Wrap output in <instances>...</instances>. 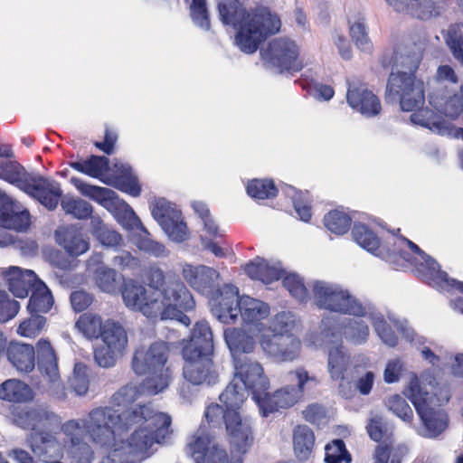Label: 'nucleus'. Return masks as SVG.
<instances>
[{"instance_id":"0e129e2a","label":"nucleus","mask_w":463,"mask_h":463,"mask_svg":"<svg viewBox=\"0 0 463 463\" xmlns=\"http://www.w3.org/2000/svg\"><path fill=\"white\" fill-rule=\"evenodd\" d=\"M118 188L134 197L139 196L142 191L137 178L131 175L118 177Z\"/></svg>"},{"instance_id":"f03ea898","label":"nucleus","mask_w":463,"mask_h":463,"mask_svg":"<svg viewBox=\"0 0 463 463\" xmlns=\"http://www.w3.org/2000/svg\"><path fill=\"white\" fill-rule=\"evenodd\" d=\"M428 43L425 34L412 33L407 40L392 51L382 55L380 62L383 68L401 66L408 71H392L387 79L384 99L387 103H399L405 112L418 111L411 115V120L420 126L439 128L441 122L435 112L422 109L425 103V83L417 71L421 63Z\"/></svg>"},{"instance_id":"20e7f679","label":"nucleus","mask_w":463,"mask_h":463,"mask_svg":"<svg viewBox=\"0 0 463 463\" xmlns=\"http://www.w3.org/2000/svg\"><path fill=\"white\" fill-rule=\"evenodd\" d=\"M218 12L223 24H231L237 30L235 43L241 52L248 54L254 53L281 26L279 17L263 5L247 9L238 0H232L220 3Z\"/></svg>"},{"instance_id":"6ab92c4d","label":"nucleus","mask_w":463,"mask_h":463,"mask_svg":"<svg viewBox=\"0 0 463 463\" xmlns=\"http://www.w3.org/2000/svg\"><path fill=\"white\" fill-rule=\"evenodd\" d=\"M260 344L262 350L277 362H293L300 354L301 342L293 334L263 335Z\"/></svg>"},{"instance_id":"412c9836","label":"nucleus","mask_w":463,"mask_h":463,"mask_svg":"<svg viewBox=\"0 0 463 463\" xmlns=\"http://www.w3.org/2000/svg\"><path fill=\"white\" fill-rule=\"evenodd\" d=\"M0 276L5 281L8 290L16 298H27L37 282L41 279L34 271L22 269L16 266L0 269Z\"/></svg>"},{"instance_id":"dca6fc26","label":"nucleus","mask_w":463,"mask_h":463,"mask_svg":"<svg viewBox=\"0 0 463 463\" xmlns=\"http://www.w3.org/2000/svg\"><path fill=\"white\" fill-rule=\"evenodd\" d=\"M151 214L168 237L177 242L188 238V229L182 218V213L175 205L164 198L155 200L151 205Z\"/></svg>"},{"instance_id":"0eeeda50","label":"nucleus","mask_w":463,"mask_h":463,"mask_svg":"<svg viewBox=\"0 0 463 463\" xmlns=\"http://www.w3.org/2000/svg\"><path fill=\"white\" fill-rule=\"evenodd\" d=\"M13 420L18 427L31 430L30 448L36 457L46 463L50 458L59 455L61 445L57 438L51 433L61 425L60 418L47 408L36 406L32 408H15L12 411Z\"/></svg>"},{"instance_id":"4be33fe9","label":"nucleus","mask_w":463,"mask_h":463,"mask_svg":"<svg viewBox=\"0 0 463 463\" xmlns=\"http://www.w3.org/2000/svg\"><path fill=\"white\" fill-rule=\"evenodd\" d=\"M183 277L194 290L202 294H208L213 291L219 274L213 268L186 264L183 268Z\"/></svg>"},{"instance_id":"4468645a","label":"nucleus","mask_w":463,"mask_h":463,"mask_svg":"<svg viewBox=\"0 0 463 463\" xmlns=\"http://www.w3.org/2000/svg\"><path fill=\"white\" fill-rule=\"evenodd\" d=\"M408 398L425 428L426 437L436 438L446 430L448 427L447 414L441 410H436L430 406L428 402L430 394L422 391L417 379L410 382Z\"/></svg>"},{"instance_id":"e2e57ef3","label":"nucleus","mask_w":463,"mask_h":463,"mask_svg":"<svg viewBox=\"0 0 463 463\" xmlns=\"http://www.w3.org/2000/svg\"><path fill=\"white\" fill-rule=\"evenodd\" d=\"M70 300L75 312H82L92 304L93 297L84 290H75L71 292Z\"/></svg>"},{"instance_id":"37998d69","label":"nucleus","mask_w":463,"mask_h":463,"mask_svg":"<svg viewBox=\"0 0 463 463\" xmlns=\"http://www.w3.org/2000/svg\"><path fill=\"white\" fill-rule=\"evenodd\" d=\"M279 189L272 179H252L248 182L247 194L257 200L272 199L278 195Z\"/></svg>"},{"instance_id":"6e6d98bb","label":"nucleus","mask_w":463,"mask_h":463,"mask_svg":"<svg viewBox=\"0 0 463 463\" xmlns=\"http://www.w3.org/2000/svg\"><path fill=\"white\" fill-rule=\"evenodd\" d=\"M229 413H235L234 411L231 410H227L226 408H223L222 405H220L218 403H211L207 406L204 416L206 418L207 422L212 426L215 427L220 425L222 422L224 423V425H227V415Z\"/></svg>"},{"instance_id":"2f4dec72","label":"nucleus","mask_w":463,"mask_h":463,"mask_svg":"<svg viewBox=\"0 0 463 463\" xmlns=\"http://www.w3.org/2000/svg\"><path fill=\"white\" fill-rule=\"evenodd\" d=\"M31 223L27 210L17 211L13 203H5L0 208V225L11 230L24 231Z\"/></svg>"},{"instance_id":"7c9ffc66","label":"nucleus","mask_w":463,"mask_h":463,"mask_svg":"<svg viewBox=\"0 0 463 463\" xmlns=\"http://www.w3.org/2000/svg\"><path fill=\"white\" fill-rule=\"evenodd\" d=\"M314 431L307 425H297L293 430V449L299 460L307 459L315 446Z\"/></svg>"},{"instance_id":"c85d7f7f","label":"nucleus","mask_w":463,"mask_h":463,"mask_svg":"<svg viewBox=\"0 0 463 463\" xmlns=\"http://www.w3.org/2000/svg\"><path fill=\"white\" fill-rule=\"evenodd\" d=\"M213 445H215L213 438L204 430L198 429L189 436L185 451L195 463H207V455L211 452Z\"/></svg>"},{"instance_id":"5fc2aeb1","label":"nucleus","mask_w":463,"mask_h":463,"mask_svg":"<svg viewBox=\"0 0 463 463\" xmlns=\"http://www.w3.org/2000/svg\"><path fill=\"white\" fill-rule=\"evenodd\" d=\"M122 353V351L102 345L94 350V358L99 366L109 368L115 365L118 355Z\"/></svg>"},{"instance_id":"58836bf2","label":"nucleus","mask_w":463,"mask_h":463,"mask_svg":"<svg viewBox=\"0 0 463 463\" xmlns=\"http://www.w3.org/2000/svg\"><path fill=\"white\" fill-rule=\"evenodd\" d=\"M30 389L20 380L8 379L0 384V399L10 402H23L29 398Z\"/></svg>"},{"instance_id":"423d86ee","label":"nucleus","mask_w":463,"mask_h":463,"mask_svg":"<svg viewBox=\"0 0 463 463\" xmlns=\"http://www.w3.org/2000/svg\"><path fill=\"white\" fill-rule=\"evenodd\" d=\"M14 157L13 148L8 144H0V179L15 185L31 197L36 199L48 210L56 209L62 191L58 183L38 174L29 173Z\"/></svg>"},{"instance_id":"c9c22d12","label":"nucleus","mask_w":463,"mask_h":463,"mask_svg":"<svg viewBox=\"0 0 463 463\" xmlns=\"http://www.w3.org/2000/svg\"><path fill=\"white\" fill-rule=\"evenodd\" d=\"M99 337L103 345L122 352L128 345V336L125 329L118 322H115L111 319L104 322L102 333Z\"/></svg>"},{"instance_id":"9d476101","label":"nucleus","mask_w":463,"mask_h":463,"mask_svg":"<svg viewBox=\"0 0 463 463\" xmlns=\"http://www.w3.org/2000/svg\"><path fill=\"white\" fill-rule=\"evenodd\" d=\"M218 318L225 323H234L239 315L247 324H257L268 317L269 307L259 299L248 296L239 297L238 292L221 296L215 307Z\"/></svg>"},{"instance_id":"39448f33","label":"nucleus","mask_w":463,"mask_h":463,"mask_svg":"<svg viewBox=\"0 0 463 463\" xmlns=\"http://www.w3.org/2000/svg\"><path fill=\"white\" fill-rule=\"evenodd\" d=\"M184 361L183 377L192 385H213L219 373L213 363V339L211 327L205 321L196 322L188 339L181 342Z\"/></svg>"},{"instance_id":"c03bdc74","label":"nucleus","mask_w":463,"mask_h":463,"mask_svg":"<svg viewBox=\"0 0 463 463\" xmlns=\"http://www.w3.org/2000/svg\"><path fill=\"white\" fill-rule=\"evenodd\" d=\"M325 463H351L352 455L341 439H335L325 446Z\"/></svg>"},{"instance_id":"09e8293b","label":"nucleus","mask_w":463,"mask_h":463,"mask_svg":"<svg viewBox=\"0 0 463 463\" xmlns=\"http://www.w3.org/2000/svg\"><path fill=\"white\" fill-rule=\"evenodd\" d=\"M281 279L284 288L294 298L300 302H306L308 299L309 293L301 277L295 273L285 272Z\"/></svg>"},{"instance_id":"8fccbe9b","label":"nucleus","mask_w":463,"mask_h":463,"mask_svg":"<svg viewBox=\"0 0 463 463\" xmlns=\"http://www.w3.org/2000/svg\"><path fill=\"white\" fill-rule=\"evenodd\" d=\"M71 389L78 395H85L90 388L89 368L82 363L74 365L73 375L70 380Z\"/></svg>"},{"instance_id":"ea45409f","label":"nucleus","mask_w":463,"mask_h":463,"mask_svg":"<svg viewBox=\"0 0 463 463\" xmlns=\"http://www.w3.org/2000/svg\"><path fill=\"white\" fill-rule=\"evenodd\" d=\"M352 236L362 248L377 255L376 251L380 250L381 241L367 225L355 223L352 229Z\"/></svg>"},{"instance_id":"603ef678","label":"nucleus","mask_w":463,"mask_h":463,"mask_svg":"<svg viewBox=\"0 0 463 463\" xmlns=\"http://www.w3.org/2000/svg\"><path fill=\"white\" fill-rule=\"evenodd\" d=\"M386 405L390 411L406 422L413 420V411L406 400L399 394L388 397Z\"/></svg>"},{"instance_id":"5701e85b","label":"nucleus","mask_w":463,"mask_h":463,"mask_svg":"<svg viewBox=\"0 0 463 463\" xmlns=\"http://www.w3.org/2000/svg\"><path fill=\"white\" fill-rule=\"evenodd\" d=\"M346 99L354 109L366 117L376 116L382 109L378 97L362 86L349 88Z\"/></svg>"},{"instance_id":"2eb2a0df","label":"nucleus","mask_w":463,"mask_h":463,"mask_svg":"<svg viewBox=\"0 0 463 463\" xmlns=\"http://www.w3.org/2000/svg\"><path fill=\"white\" fill-rule=\"evenodd\" d=\"M234 364V378L250 391L256 403L269 388V378L262 365L250 357H238Z\"/></svg>"},{"instance_id":"cd10ccee","label":"nucleus","mask_w":463,"mask_h":463,"mask_svg":"<svg viewBox=\"0 0 463 463\" xmlns=\"http://www.w3.org/2000/svg\"><path fill=\"white\" fill-rule=\"evenodd\" d=\"M224 336L232 354L233 363H236L238 357H249L247 354L255 348L254 338L241 328L226 329Z\"/></svg>"},{"instance_id":"a878e982","label":"nucleus","mask_w":463,"mask_h":463,"mask_svg":"<svg viewBox=\"0 0 463 463\" xmlns=\"http://www.w3.org/2000/svg\"><path fill=\"white\" fill-rule=\"evenodd\" d=\"M351 365L350 356L344 351L342 345L330 348L328 352V373L334 381H341L339 384V392L345 398L348 394L345 391V375Z\"/></svg>"},{"instance_id":"ddd939ff","label":"nucleus","mask_w":463,"mask_h":463,"mask_svg":"<svg viewBox=\"0 0 463 463\" xmlns=\"http://www.w3.org/2000/svg\"><path fill=\"white\" fill-rule=\"evenodd\" d=\"M402 241L408 246L411 252L420 257L421 262L420 268H417L419 275L423 280L428 281L430 285L445 291H458L461 297H456L451 299V305L454 308L459 310L463 314V282L450 279L448 274L439 269H436L433 266L435 261L427 255L416 243L405 237H402Z\"/></svg>"},{"instance_id":"338daca9","label":"nucleus","mask_w":463,"mask_h":463,"mask_svg":"<svg viewBox=\"0 0 463 463\" xmlns=\"http://www.w3.org/2000/svg\"><path fill=\"white\" fill-rule=\"evenodd\" d=\"M303 418L312 423H319L326 416L325 409L318 403L309 404L303 411Z\"/></svg>"},{"instance_id":"79ce46f5","label":"nucleus","mask_w":463,"mask_h":463,"mask_svg":"<svg viewBox=\"0 0 463 463\" xmlns=\"http://www.w3.org/2000/svg\"><path fill=\"white\" fill-rule=\"evenodd\" d=\"M103 326L100 316L92 313H83L76 321V327L88 339H98Z\"/></svg>"},{"instance_id":"bb28decb","label":"nucleus","mask_w":463,"mask_h":463,"mask_svg":"<svg viewBox=\"0 0 463 463\" xmlns=\"http://www.w3.org/2000/svg\"><path fill=\"white\" fill-rule=\"evenodd\" d=\"M244 271L250 279L260 280L264 284L278 281L285 274L283 269L270 265L269 261L260 257L248 262L244 267Z\"/></svg>"},{"instance_id":"f704fd0d","label":"nucleus","mask_w":463,"mask_h":463,"mask_svg":"<svg viewBox=\"0 0 463 463\" xmlns=\"http://www.w3.org/2000/svg\"><path fill=\"white\" fill-rule=\"evenodd\" d=\"M124 279L123 276L119 275L114 269L104 267L96 269L95 282L97 286L103 291L109 294H122L125 284L131 279L124 280L121 285V280Z\"/></svg>"},{"instance_id":"680f3d73","label":"nucleus","mask_w":463,"mask_h":463,"mask_svg":"<svg viewBox=\"0 0 463 463\" xmlns=\"http://www.w3.org/2000/svg\"><path fill=\"white\" fill-rule=\"evenodd\" d=\"M350 337L354 344H363L369 336V327L364 321L348 320Z\"/></svg>"},{"instance_id":"864d4df0","label":"nucleus","mask_w":463,"mask_h":463,"mask_svg":"<svg viewBox=\"0 0 463 463\" xmlns=\"http://www.w3.org/2000/svg\"><path fill=\"white\" fill-rule=\"evenodd\" d=\"M20 310V303L11 299L5 290H0V323L13 319Z\"/></svg>"},{"instance_id":"a19ab883","label":"nucleus","mask_w":463,"mask_h":463,"mask_svg":"<svg viewBox=\"0 0 463 463\" xmlns=\"http://www.w3.org/2000/svg\"><path fill=\"white\" fill-rule=\"evenodd\" d=\"M324 225L332 233L336 235L345 234L352 224V218L343 210L334 209L325 214Z\"/></svg>"},{"instance_id":"c756f323","label":"nucleus","mask_w":463,"mask_h":463,"mask_svg":"<svg viewBox=\"0 0 463 463\" xmlns=\"http://www.w3.org/2000/svg\"><path fill=\"white\" fill-rule=\"evenodd\" d=\"M54 305V298L46 284L40 280L31 291L26 309L29 314L43 315L51 311Z\"/></svg>"},{"instance_id":"052dcab7","label":"nucleus","mask_w":463,"mask_h":463,"mask_svg":"<svg viewBox=\"0 0 463 463\" xmlns=\"http://www.w3.org/2000/svg\"><path fill=\"white\" fill-rule=\"evenodd\" d=\"M64 248L72 256H79L89 250V242L80 234L68 235L64 240Z\"/></svg>"},{"instance_id":"6e6552de","label":"nucleus","mask_w":463,"mask_h":463,"mask_svg":"<svg viewBox=\"0 0 463 463\" xmlns=\"http://www.w3.org/2000/svg\"><path fill=\"white\" fill-rule=\"evenodd\" d=\"M171 345L158 340L149 345H141L134 352L131 367L137 375H145L142 388L149 395H156L168 388L174 370L168 363Z\"/></svg>"},{"instance_id":"aec40b11","label":"nucleus","mask_w":463,"mask_h":463,"mask_svg":"<svg viewBox=\"0 0 463 463\" xmlns=\"http://www.w3.org/2000/svg\"><path fill=\"white\" fill-rule=\"evenodd\" d=\"M62 432L71 442L68 455L71 463H91L94 452L90 446L83 441L84 433H89L85 428V420H70L61 426Z\"/></svg>"},{"instance_id":"a18cd8bd","label":"nucleus","mask_w":463,"mask_h":463,"mask_svg":"<svg viewBox=\"0 0 463 463\" xmlns=\"http://www.w3.org/2000/svg\"><path fill=\"white\" fill-rule=\"evenodd\" d=\"M445 42L453 57L463 66V23L449 27Z\"/></svg>"},{"instance_id":"1a4fd4ad","label":"nucleus","mask_w":463,"mask_h":463,"mask_svg":"<svg viewBox=\"0 0 463 463\" xmlns=\"http://www.w3.org/2000/svg\"><path fill=\"white\" fill-rule=\"evenodd\" d=\"M284 382L287 383L284 387L272 394L266 391L257 403L264 417L279 409L293 407L303 398L305 385L308 382H316V378L310 376L303 366H299L295 370L288 371L285 375Z\"/></svg>"},{"instance_id":"4d7b16f0","label":"nucleus","mask_w":463,"mask_h":463,"mask_svg":"<svg viewBox=\"0 0 463 463\" xmlns=\"http://www.w3.org/2000/svg\"><path fill=\"white\" fill-rule=\"evenodd\" d=\"M366 431L370 439L375 442H381L384 438H388V427L381 416L369 419Z\"/></svg>"},{"instance_id":"72a5a7b5","label":"nucleus","mask_w":463,"mask_h":463,"mask_svg":"<svg viewBox=\"0 0 463 463\" xmlns=\"http://www.w3.org/2000/svg\"><path fill=\"white\" fill-rule=\"evenodd\" d=\"M71 181L83 194L104 207L116 204L118 201L117 194L109 188L85 184L76 177H72Z\"/></svg>"},{"instance_id":"7ed1b4c3","label":"nucleus","mask_w":463,"mask_h":463,"mask_svg":"<svg viewBox=\"0 0 463 463\" xmlns=\"http://www.w3.org/2000/svg\"><path fill=\"white\" fill-rule=\"evenodd\" d=\"M122 298L128 308L137 310L148 318L161 320L173 318L177 308L184 311L194 309V299L184 282L176 276L169 275L162 291H147L136 280L127 282L122 290Z\"/></svg>"},{"instance_id":"3c124183","label":"nucleus","mask_w":463,"mask_h":463,"mask_svg":"<svg viewBox=\"0 0 463 463\" xmlns=\"http://www.w3.org/2000/svg\"><path fill=\"white\" fill-rule=\"evenodd\" d=\"M190 14L192 20L197 26L205 31L210 30L211 23L206 0H192Z\"/></svg>"},{"instance_id":"4c0bfd02","label":"nucleus","mask_w":463,"mask_h":463,"mask_svg":"<svg viewBox=\"0 0 463 463\" xmlns=\"http://www.w3.org/2000/svg\"><path fill=\"white\" fill-rule=\"evenodd\" d=\"M408 451V448L404 444H379L374 449L373 463H402Z\"/></svg>"},{"instance_id":"13d9d810","label":"nucleus","mask_w":463,"mask_h":463,"mask_svg":"<svg viewBox=\"0 0 463 463\" xmlns=\"http://www.w3.org/2000/svg\"><path fill=\"white\" fill-rule=\"evenodd\" d=\"M113 265L121 271L128 270L131 274H136L141 266L140 260L134 257L129 251H122L119 255L113 258Z\"/></svg>"},{"instance_id":"473e14b6","label":"nucleus","mask_w":463,"mask_h":463,"mask_svg":"<svg viewBox=\"0 0 463 463\" xmlns=\"http://www.w3.org/2000/svg\"><path fill=\"white\" fill-rule=\"evenodd\" d=\"M69 165L88 176L100 178L109 169V159L104 156L91 155L85 160L70 162Z\"/></svg>"},{"instance_id":"f3484780","label":"nucleus","mask_w":463,"mask_h":463,"mask_svg":"<svg viewBox=\"0 0 463 463\" xmlns=\"http://www.w3.org/2000/svg\"><path fill=\"white\" fill-rule=\"evenodd\" d=\"M267 61L282 71H299L303 62L299 59V49L294 41L288 38H275L265 52Z\"/></svg>"},{"instance_id":"49530a36","label":"nucleus","mask_w":463,"mask_h":463,"mask_svg":"<svg viewBox=\"0 0 463 463\" xmlns=\"http://www.w3.org/2000/svg\"><path fill=\"white\" fill-rule=\"evenodd\" d=\"M29 315V317L19 324L16 333L23 337L35 338L45 327L47 318L43 315L34 313Z\"/></svg>"},{"instance_id":"f257e3e1","label":"nucleus","mask_w":463,"mask_h":463,"mask_svg":"<svg viewBox=\"0 0 463 463\" xmlns=\"http://www.w3.org/2000/svg\"><path fill=\"white\" fill-rule=\"evenodd\" d=\"M142 393L139 386L127 384L118 389L109 399V406L92 409L85 420V428L93 443L106 449H112L128 441L137 429L144 428L153 433L166 421V433L155 444H162L172 434L170 415L156 411L150 402L132 405Z\"/></svg>"},{"instance_id":"9b49d317","label":"nucleus","mask_w":463,"mask_h":463,"mask_svg":"<svg viewBox=\"0 0 463 463\" xmlns=\"http://www.w3.org/2000/svg\"><path fill=\"white\" fill-rule=\"evenodd\" d=\"M163 427L158 428L154 434L147 432L146 429H137L128 441L109 449L108 454L100 463H131L134 458H146L153 453L152 448L156 441H159L166 433L167 422H163Z\"/></svg>"},{"instance_id":"bf43d9fd","label":"nucleus","mask_w":463,"mask_h":463,"mask_svg":"<svg viewBox=\"0 0 463 463\" xmlns=\"http://www.w3.org/2000/svg\"><path fill=\"white\" fill-rule=\"evenodd\" d=\"M350 36L357 48L369 51L371 43L364 22L354 23L350 26Z\"/></svg>"},{"instance_id":"de8ad7c7","label":"nucleus","mask_w":463,"mask_h":463,"mask_svg":"<svg viewBox=\"0 0 463 463\" xmlns=\"http://www.w3.org/2000/svg\"><path fill=\"white\" fill-rule=\"evenodd\" d=\"M61 206L65 213L79 220L88 219L93 212L91 204L80 198H64L61 201Z\"/></svg>"},{"instance_id":"69168bd1","label":"nucleus","mask_w":463,"mask_h":463,"mask_svg":"<svg viewBox=\"0 0 463 463\" xmlns=\"http://www.w3.org/2000/svg\"><path fill=\"white\" fill-rule=\"evenodd\" d=\"M118 138V137L117 132L110 128L106 127L104 131V141H96L94 142V146L100 151L104 152L106 155L110 156L114 152Z\"/></svg>"},{"instance_id":"e433bc0d","label":"nucleus","mask_w":463,"mask_h":463,"mask_svg":"<svg viewBox=\"0 0 463 463\" xmlns=\"http://www.w3.org/2000/svg\"><path fill=\"white\" fill-rule=\"evenodd\" d=\"M248 392L247 389L236 383L235 379H232L220 394L219 399L227 410L240 413L242 404L247 400Z\"/></svg>"},{"instance_id":"a211bd4d","label":"nucleus","mask_w":463,"mask_h":463,"mask_svg":"<svg viewBox=\"0 0 463 463\" xmlns=\"http://www.w3.org/2000/svg\"><path fill=\"white\" fill-rule=\"evenodd\" d=\"M225 430L231 449L237 454H246L255 442L253 421L250 417H243L237 412L229 413Z\"/></svg>"},{"instance_id":"b1692460","label":"nucleus","mask_w":463,"mask_h":463,"mask_svg":"<svg viewBox=\"0 0 463 463\" xmlns=\"http://www.w3.org/2000/svg\"><path fill=\"white\" fill-rule=\"evenodd\" d=\"M7 360L18 371L30 373L35 366V350L30 344L16 341L7 342L5 350Z\"/></svg>"},{"instance_id":"774afa93","label":"nucleus","mask_w":463,"mask_h":463,"mask_svg":"<svg viewBox=\"0 0 463 463\" xmlns=\"http://www.w3.org/2000/svg\"><path fill=\"white\" fill-rule=\"evenodd\" d=\"M402 371V364L399 359L389 361L383 373L384 381L388 383L398 382L401 377Z\"/></svg>"},{"instance_id":"393cba45","label":"nucleus","mask_w":463,"mask_h":463,"mask_svg":"<svg viewBox=\"0 0 463 463\" xmlns=\"http://www.w3.org/2000/svg\"><path fill=\"white\" fill-rule=\"evenodd\" d=\"M37 364L40 373L50 382L60 379L58 357L50 341L41 338L36 343Z\"/></svg>"},{"instance_id":"f8f14e48","label":"nucleus","mask_w":463,"mask_h":463,"mask_svg":"<svg viewBox=\"0 0 463 463\" xmlns=\"http://www.w3.org/2000/svg\"><path fill=\"white\" fill-rule=\"evenodd\" d=\"M317 307L332 312L358 317L366 316V308L348 290L323 280H317L312 287Z\"/></svg>"}]
</instances>
